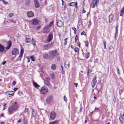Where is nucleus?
<instances>
[{"mask_svg": "<svg viewBox=\"0 0 124 124\" xmlns=\"http://www.w3.org/2000/svg\"><path fill=\"white\" fill-rule=\"evenodd\" d=\"M50 80V78L48 77H46L44 81L45 84L47 86H51V84L49 82Z\"/></svg>", "mask_w": 124, "mask_h": 124, "instance_id": "3", "label": "nucleus"}, {"mask_svg": "<svg viewBox=\"0 0 124 124\" xmlns=\"http://www.w3.org/2000/svg\"><path fill=\"white\" fill-rule=\"evenodd\" d=\"M78 46L80 47V42L79 41L78 43Z\"/></svg>", "mask_w": 124, "mask_h": 124, "instance_id": "58", "label": "nucleus"}, {"mask_svg": "<svg viewBox=\"0 0 124 124\" xmlns=\"http://www.w3.org/2000/svg\"><path fill=\"white\" fill-rule=\"evenodd\" d=\"M18 89V88H15L13 90L14 91H16Z\"/></svg>", "mask_w": 124, "mask_h": 124, "instance_id": "59", "label": "nucleus"}, {"mask_svg": "<svg viewBox=\"0 0 124 124\" xmlns=\"http://www.w3.org/2000/svg\"><path fill=\"white\" fill-rule=\"evenodd\" d=\"M40 91L42 93H46L48 91L47 87L45 86H43L40 89Z\"/></svg>", "mask_w": 124, "mask_h": 124, "instance_id": "6", "label": "nucleus"}, {"mask_svg": "<svg viewBox=\"0 0 124 124\" xmlns=\"http://www.w3.org/2000/svg\"><path fill=\"white\" fill-rule=\"evenodd\" d=\"M50 119L51 120H53L56 117V114L55 112H52L50 113Z\"/></svg>", "mask_w": 124, "mask_h": 124, "instance_id": "5", "label": "nucleus"}, {"mask_svg": "<svg viewBox=\"0 0 124 124\" xmlns=\"http://www.w3.org/2000/svg\"><path fill=\"white\" fill-rule=\"evenodd\" d=\"M0 1L2 2L3 3L5 4H7L8 3V2H6L5 0H0Z\"/></svg>", "mask_w": 124, "mask_h": 124, "instance_id": "36", "label": "nucleus"}, {"mask_svg": "<svg viewBox=\"0 0 124 124\" xmlns=\"http://www.w3.org/2000/svg\"><path fill=\"white\" fill-rule=\"evenodd\" d=\"M86 35V34L85 33V32L84 31H83L81 33V35Z\"/></svg>", "mask_w": 124, "mask_h": 124, "instance_id": "47", "label": "nucleus"}, {"mask_svg": "<svg viewBox=\"0 0 124 124\" xmlns=\"http://www.w3.org/2000/svg\"><path fill=\"white\" fill-rule=\"evenodd\" d=\"M75 8H78V3L77 2H75Z\"/></svg>", "mask_w": 124, "mask_h": 124, "instance_id": "51", "label": "nucleus"}, {"mask_svg": "<svg viewBox=\"0 0 124 124\" xmlns=\"http://www.w3.org/2000/svg\"><path fill=\"white\" fill-rule=\"evenodd\" d=\"M55 85H56V84H54V87H53L54 88V89H55L57 88V86H56Z\"/></svg>", "mask_w": 124, "mask_h": 124, "instance_id": "61", "label": "nucleus"}, {"mask_svg": "<svg viewBox=\"0 0 124 124\" xmlns=\"http://www.w3.org/2000/svg\"><path fill=\"white\" fill-rule=\"evenodd\" d=\"M106 42L105 41H104L103 42V45L104 46V48L105 49H106Z\"/></svg>", "mask_w": 124, "mask_h": 124, "instance_id": "48", "label": "nucleus"}, {"mask_svg": "<svg viewBox=\"0 0 124 124\" xmlns=\"http://www.w3.org/2000/svg\"><path fill=\"white\" fill-rule=\"evenodd\" d=\"M24 52V50L23 48L21 49V50L20 54L19 55L18 58H20V60H21V59L23 56V54Z\"/></svg>", "mask_w": 124, "mask_h": 124, "instance_id": "16", "label": "nucleus"}, {"mask_svg": "<svg viewBox=\"0 0 124 124\" xmlns=\"http://www.w3.org/2000/svg\"><path fill=\"white\" fill-rule=\"evenodd\" d=\"M57 26L59 27H62L63 25V23L61 21L57 22Z\"/></svg>", "mask_w": 124, "mask_h": 124, "instance_id": "17", "label": "nucleus"}, {"mask_svg": "<svg viewBox=\"0 0 124 124\" xmlns=\"http://www.w3.org/2000/svg\"><path fill=\"white\" fill-rule=\"evenodd\" d=\"M32 21V23L34 25H37L39 23V20L36 18H34L31 21Z\"/></svg>", "mask_w": 124, "mask_h": 124, "instance_id": "10", "label": "nucleus"}, {"mask_svg": "<svg viewBox=\"0 0 124 124\" xmlns=\"http://www.w3.org/2000/svg\"><path fill=\"white\" fill-rule=\"evenodd\" d=\"M11 45L12 43L11 41L9 40L7 46L6 47V49L7 50L9 49L11 47Z\"/></svg>", "mask_w": 124, "mask_h": 124, "instance_id": "18", "label": "nucleus"}, {"mask_svg": "<svg viewBox=\"0 0 124 124\" xmlns=\"http://www.w3.org/2000/svg\"><path fill=\"white\" fill-rule=\"evenodd\" d=\"M109 18V22L110 23L111 22L113 19V17L112 14H110L108 16Z\"/></svg>", "mask_w": 124, "mask_h": 124, "instance_id": "19", "label": "nucleus"}, {"mask_svg": "<svg viewBox=\"0 0 124 124\" xmlns=\"http://www.w3.org/2000/svg\"><path fill=\"white\" fill-rule=\"evenodd\" d=\"M109 49L110 50H111L112 51H113V47L112 46H110L109 47Z\"/></svg>", "mask_w": 124, "mask_h": 124, "instance_id": "46", "label": "nucleus"}, {"mask_svg": "<svg viewBox=\"0 0 124 124\" xmlns=\"http://www.w3.org/2000/svg\"><path fill=\"white\" fill-rule=\"evenodd\" d=\"M119 119L120 122L121 123H122L123 122L124 119L123 117L122 116H121V117H120Z\"/></svg>", "mask_w": 124, "mask_h": 124, "instance_id": "35", "label": "nucleus"}, {"mask_svg": "<svg viewBox=\"0 0 124 124\" xmlns=\"http://www.w3.org/2000/svg\"><path fill=\"white\" fill-rule=\"evenodd\" d=\"M31 41V39L30 38H26L25 40V42L26 43H29Z\"/></svg>", "mask_w": 124, "mask_h": 124, "instance_id": "24", "label": "nucleus"}, {"mask_svg": "<svg viewBox=\"0 0 124 124\" xmlns=\"http://www.w3.org/2000/svg\"><path fill=\"white\" fill-rule=\"evenodd\" d=\"M44 48L45 50H47L49 49L47 44L44 45Z\"/></svg>", "mask_w": 124, "mask_h": 124, "instance_id": "29", "label": "nucleus"}, {"mask_svg": "<svg viewBox=\"0 0 124 124\" xmlns=\"http://www.w3.org/2000/svg\"><path fill=\"white\" fill-rule=\"evenodd\" d=\"M124 13V9H122L121 11V12L120 14V15L121 16H123Z\"/></svg>", "mask_w": 124, "mask_h": 124, "instance_id": "31", "label": "nucleus"}, {"mask_svg": "<svg viewBox=\"0 0 124 124\" xmlns=\"http://www.w3.org/2000/svg\"><path fill=\"white\" fill-rule=\"evenodd\" d=\"M21 121V119H19L18 121V123H20Z\"/></svg>", "mask_w": 124, "mask_h": 124, "instance_id": "63", "label": "nucleus"}, {"mask_svg": "<svg viewBox=\"0 0 124 124\" xmlns=\"http://www.w3.org/2000/svg\"><path fill=\"white\" fill-rule=\"evenodd\" d=\"M54 22V21H52L49 24V25L48 26H49V27H50L53 24V23Z\"/></svg>", "mask_w": 124, "mask_h": 124, "instance_id": "44", "label": "nucleus"}, {"mask_svg": "<svg viewBox=\"0 0 124 124\" xmlns=\"http://www.w3.org/2000/svg\"><path fill=\"white\" fill-rule=\"evenodd\" d=\"M72 30H73L74 31H76V29L75 27H72Z\"/></svg>", "mask_w": 124, "mask_h": 124, "instance_id": "57", "label": "nucleus"}, {"mask_svg": "<svg viewBox=\"0 0 124 124\" xmlns=\"http://www.w3.org/2000/svg\"><path fill=\"white\" fill-rule=\"evenodd\" d=\"M12 55L16 56L19 54V50L16 48H14L11 51Z\"/></svg>", "mask_w": 124, "mask_h": 124, "instance_id": "2", "label": "nucleus"}, {"mask_svg": "<svg viewBox=\"0 0 124 124\" xmlns=\"http://www.w3.org/2000/svg\"><path fill=\"white\" fill-rule=\"evenodd\" d=\"M50 75L51 78L53 79H54L55 77V76L53 73L51 74H50Z\"/></svg>", "mask_w": 124, "mask_h": 124, "instance_id": "30", "label": "nucleus"}, {"mask_svg": "<svg viewBox=\"0 0 124 124\" xmlns=\"http://www.w3.org/2000/svg\"><path fill=\"white\" fill-rule=\"evenodd\" d=\"M85 46H88L89 42L88 41H86L85 42Z\"/></svg>", "mask_w": 124, "mask_h": 124, "instance_id": "43", "label": "nucleus"}, {"mask_svg": "<svg viewBox=\"0 0 124 124\" xmlns=\"http://www.w3.org/2000/svg\"><path fill=\"white\" fill-rule=\"evenodd\" d=\"M117 73H118V74L119 75L120 74L119 69H118L117 70Z\"/></svg>", "mask_w": 124, "mask_h": 124, "instance_id": "55", "label": "nucleus"}, {"mask_svg": "<svg viewBox=\"0 0 124 124\" xmlns=\"http://www.w3.org/2000/svg\"><path fill=\"white\" fill-rule=\"evenodd\" d=\"M54 42H51L50 44H47L49 48H50L52 47L54 45Z\"/></svg>", "mask_w": 124, "mask_h": 124, "instance_id": "25", "label": "nucleus"}, {"mask_svg": "<svg viewBox=\"0 0 124 124\" xmlns=\"http://www.w3.org/2000/svg\"><path fill=\"white\" fill-rule=\"evenodd\" d=\"M89 24L88 25V27H90V26L91 25L92 23L91 22V21H89Z\"/></svg>", "mask_w": 124, "mask_h": 124, "instance_id": "52", "label": "nucleus"}, {"mask_svg": "<svg viewBox=\"0 0 124 124\" xmlns=\"http://www.w3.org/2000/svg\"><path fill=\"white\" fill-rule=\"evenodd\" d=\"M13 15V14L12 13L10 14L9 15V16L10 17H11Z\"/></svg>", "mask_w": 124, "mask_h": 124, "instance_id": "53", "label": "nucleus"}, {"mask_svg": "<svg viewBox=\"0 0 124 124\" xmlns=\"http://www.w3.org/2000/svg\"><path fill=\"white\" fill-rule=\"evenodd\" d=\"M26 57L28 58H27V60H28L27 62H30V59L28 57Z\"/></svg>", "mask_w": 124, "mask_h": 124, "instance_id": "56", "label": "nucleus"}, {"mask_svg": "<svg viewBox=\"0 0 124 124\" xmlns=\"http://www.w3.org/2000/svg\"><path fill=\"white\" fill-rule=\"evenodd\" d=\"M32 115L34 117H36L37 115L36 111L34 110L33 109H32Z\"/></svg>", "mask_w": 124, "mask_h": 124, "instance_id": "22", "label": "nucleus"}, {"mask_svg": "<svg viewBox=\"0 0 124 124\" xmlns=\"http://www.w3.org/2000/svg\"><path fill=\"white\" fill-rule=\"evenodd\" d=\"M16 82L15 81H14L12 83V85H14L16 84Z\"/></svg>", "mask_w": 124, "mask_h": 124, "instance_id": "54", "label": "nucleus"}, {"mask_svg": "<svg viewBox=\"0 0 124 124\" xmlns=\"http://www.w3.org/2000/svg\"><path fill=\"white\" fill-rule=\"evenodd\" d=\"M33 85L35 87L37 88L38 89L39 88L40 86L38 85L37 83L33 81Z\"/></svg>", "mask_w": 124, "mask_h": 124, "instance_id": "21", "label": "nucleus"}, {"mask_svg": "<svg viewBox=\"0 0 124 124\" xmlns=\"http://www.w3.org/2000/svg\"><path fill=\"white\" fill-rule=\"evenodd\" d=\"M5 50V47L3 45L0 44V53L3 52Z\"/></svg>", "mask_w": 124, "mask_h": 124, "instance_id": "20", "label": "nucleus"}, {"mask_svg": "<svg viewBox=\"0 0 124 124\" xmlns=\"http://www.w3.org/2000/svg\"><path fill=\"white\" fill-rule=\"evenodd\" d=\"M51 68L53 70H55L56 68V66L55 64H53L51 66Z\"/></svg>", "mask_w": 124, "mask_h": 124, "instance_id": "27", "label": "nucleus"}, {"mask_svg": "<svg viewBox=\"0 0 124 124\" xmlns=\"http://www.w3.org/2000/svg\"><path fill=\"white\" fill-rule=\"evenodd\" d=\"M99 0H93L91 3L92 7L93 8H94L95 6H97V3L99 2Z\"/></svg>", "mask_w": 124, "mask_h": 124, "instance_id": "4", "label": "nucleus"}, {"mask_svg": "<svg viewBox=\"0 0 124 124\" xmlns=\"http://www.w3.org/2000/svg\"><path fill=\"white\" fill-rule=\"evenodd\" d=\"M85 58L86 59L88 58L90 56V53L89 52L87 53V54H86Z\"/></svg>", "mask_w": 124, "mask_h": 124, "instance_id": "34", "label": "nucleus"}, {"mask_svg": "<svg viewBox=\"0 0 124 124\" xmlns=\"http://www.w3.org/2000/svg\"><path fill=\"white\" fill-rule=\"evenodd\" d=\"M23 124H26L27 123L28 121V120L26 117H24L23 118Z\"/></svg>", "mask_w": 124, "mask_h": 124, "instance_id": "32", "label": "nucleus"}, {"mask_svg": "<svg viewBox=\"0 0 124 124\" xmlns=\"http://www.w3.org/2000/svg\"><path fill=\"white\" fill-rule=\"evenodd\" d=\"M40 28H41V27L40 26H37V29L38 30H39L40 29Z\"/></svg>", "mask_w": 124, "mask_h": 124, "instance_id": "62", "label": "nucleus"}, {"mask_svg": "<svg viewBox=\"0 0 124 124\" xmlns=\"http://www.w3.org/2000/svg\"><path fill=\"white\" fill-rule=\"evenodd\" d=\"M15 110L11 107H9L8 108V112L9 113V115L12 114Z\"/></svg>", "mask_w": 124, "mask_h": 124, "instance_id": "13", "label": "nucleus"}, {"mask_svg": "<svg viewBox=\"0 0 124 124\" xmlns=\"http://www.w3.org/2000/svg\"><path fill=\"white\" fill-rule=\"evenodd\" d=\"M27 15L28 17H30L33 16L34 14L33 12L32 11H30L27 12Z\"/></svg>", "mask_w": 124, "mask_h": 124, "instance_id": "15", "label": "nucleus"}, {"mask_svg": "<svg viewBox=\"0 0 124 124\" xmlns=\"http://www.w3.org/2000/svg\"><path fill=\"white\" fill-rule=\"evenodd\" d=\"M34 2L35 7L37 8H39L40 6L39 1L38 0H34Z\"/></svg>", "mask_w": 124, "mask_h": 124, "instance_id": "12", "label": "nucleus"}, {"mask_svg": "<svg viewBox=\"0 0 124 124\" xmlns=\"http://www.w3.org/2000/svg\"><path fill=\"white\" fill-rule=\"evenodd\" d=\"M49 59L52 60L55 57L57 54L56 50H54L49 51Z\"/></svg>", "mask_w": 124, "mask_h": 124, "instance_id": "1", "label": "nucleus"}, {"mask_svg": "<svg viewBox=\"0 0 124 124\" xmlns=\"http://www.w3.org/2000/svg\"><path fill=\"white\" fill-rule=\"evenodd\" d=\"M97 81L96 80V77L95 76L93 80L92 81V87H94L96 84L97 83Z\"/></svg>", "mask_w": 124, "mask_h": 124, "instance_id": "7", "label": "nucleus"}, {"mask_svg": "<svg viewBox=\"0 0 124 124\" xmlns=\"http://www.w3.org/2000/svg\"><path fill=\"white\" fill-rule=\"evenodd\" d=\"M52 99V97L51 96H48L46 100V101L47 103L48 104H50Z\"/></svg>", "mask_w": 124, "mask_h": 124, "instance_id": "8", "label": "nucleus"}, {"mask_svg": "<svg viewBox=\"0 0 124 124\" xmlns=\"http://www.w3.org/2000/svg\"><path fill=\"white\" fill-rule=\"evenodd\" d=\"M14 93H11L10 94V93H8V94L7 95L9 97H10V95H11L12 96H13L14 95Z\"/></svg>", "mask_w": 124, "mask_h": 124, "instance_id": "49", "label": "nucleus"}, {"mask_svg": "<svg viewBox=\"0 0 124 124\" xmlns=\"http://www.w3.org/2000/svg\"><path fill=\"white\" fill-rule=\"evenodd\" d=\"M74 50L76 52H78L79 51L78 49V48L76 47L75 48Z\"/></svg>", "mask_w": 124, "mask_h": 124, "instance_id": "45", "label": "nucleus"}, {"mask_svg": "<svg viewBox=\"0 0 124 124\" xmlns=\"http://www.w3.org/2000/svg\"><path fill=\"white\" fill-rule=\"evenodd\" d=\"M118 34V31H116L115 33V39H116V37L117 36Z\"/></svg>", "mask_w": 124, "mask_h": 124, "instance_id": "40", "label": "nucleus"}, {"mask_svg": "<svg viewBox=\"0 0 124 124\" xmlns=\"http://www.w3.org/2000/svg\"><path fill=\"white\" fill-rule=\"evenodd\" d=\"M26 106L25 107V109L24 110V112L25 113H26L29 110V109L28 108H26Z\"/></svg>", "mask_w": 124, "mask_h": 124, "instance_id": "37", "label": "nucleus"}, {"mask_svg": "<svg viewBox=\"0 0 124 124\" xmlns=\"http://www.w3.org/2000/svg\"><path fill=\"white\" fill-rule=\"evenodd\" d=\"M64 100L65 101H67V99L66 97L64 95L63 97Z\"/></svg>", "mask_w": 124, "mask_h": 124, "instance_id": "50", "label": "nucleus"}, {"mask_svg": "<svg viewBox=\"0 0 124 124\" xmlns=\"http://www.w3.org/2000/svg\"><path fill=\"white\" fill-rule=\"evenodd\" d=\"M75 2H71L69 4V6H75Z\"/></svg>", "mask_w": 124, "mask_h": 124, "instance_id": "33", "label": "nucleus"}, {"mask_svg": "<svg viewBox=\"0 0 124 124\" xmlns=\"http://www.w3.org/2000/svg\"><path fill=\"white\" fill-rule=\"evenodd\" d=\"M50 27L48 25L43 29L44 33H47L50 31Z\"/></svg>", "mask_w": 124, "mask_h": 124, "instance_id": "14", "label": "nucleus"}, {"mask_svg": "<svg viewBox=\"0 0 124 124\" xmlns=\"http://www.w3.org/2000/svg\"><path fill=\"white\" fill-rule=\"evenodd\" d=\"M53 35L52 34L50 33L48 36L46 40L47 41L50 42L51 41L53 38Z\"/></svg>", "mask_w": 124, "mask_h": 124, "instance_id": "11", "label": "nucleus"}, {"mask_svg": "<svg viewBox=\"0 0 124 124\" xmlns=\"http://www.w3.org/2000/svg\"><path fill=\"white\" fill-rule=\"evenodd\" d=\"M58 120H56L54 121L50 122L49 124H57L58 123Z\"/></svg>", "mask_w": 124, "mask_h": 124, "instance_id": "28", "label": "nucleus"}, {"mask_svg": "<svg viewBox=\"0 0 124 124\" xmlns=\"http://www.w3.org/2000/svg\"><path fill=\"white\" fill-rule=\"evenodd\" d=\"M78 39V37L77 35H76L75 39V42Z\"/></svg>", "mask_w": 124, "mask_h": 124, "instance_id": "41", "label": "nucleus"}, {"mask_svg": "<svg viewBox=\"0 0 124 124\" xmlns=\"http://www.w3.org/2000/svg\"><path fill=\"white\" fill-rule=\"evenodd\" d=\"M31 59L32 61H35V58L33 56H32L31 57Z\"/></svg>", "mask_w": 124, "mask_h": 124, "instance_id": "38", "label": "nucleus"}, {"mask_svg": "<svg viewBox=\"0 0 124 124\" xmlns=\"http://www.w3.org/2000/svg\"><path fill=\"white\" fill-rule=\"evenodd\" d=\"M85 10L84 8H83V10L82 11V12L83 13H85Z\"/></svg>", "mask_w": 124, "mask_h": 124, "instance_id": "60", "label": "nucleus"}, {"mask_svg": "<svg viewBox=\"0 0 124 124\" xmlns=\"http://www.w3.org/2000/svg\"><path fill=\"white\" fill-rule=\"evenodd\" d=\"M67 39H68V38H66V39H64V41H65V42L64 43V45H66L67 44Z\"/></svg>", "mask_w": 124, "mask_h": 124, "instance_id": "39", "label": "nucleus"}, {"mask_svg": "<svg viewBox=\"0 0 124 124\" xmlns=\"http://www.w3.org/2000/svg\"><path fill=\"white\" fill-rule=\"evenodd\" d=\"M0 124H4L5 123L4 122L2 121L0 122Z\"/></svg>", "mask_w": 124, "mask_h": 124, "instance_id": "64", "label": "nucleus"}, {"mask_svg": "<svg viewBox=\"0 0 124 124\" xmlns=\"http://www.w3.org/2000/svg\"><path fill=\"white\" fill-rule=\"evenodd\" d=\"M43 58L45 59H49V55L48 54H45L43 55Z\"/></svg>", "mask_w": 124, "mask_h": 124, "instance_id": "23", "label": "nucleus"}, {"mask_svg": "<svg viewBox=\"0 0 124 124\" xmlns=\"http://www.w3.org/2000/svg\"><path fill=\"white\" fill-rule=\"evenodd\" d=\"M61 68H62V74H64L65 73V72H64V71L63 70V66H61Z\"/></svg>", "mask_w": 124, "mask_h": 124, "instance_id": "42", "label": "nucleus"}, {"mask_svg": "<svg viewBox=\"0 0 124 124\" xmlns=\"http://www.w3.org/2000/svg\"><path fill=\"white\" fill-rule=\"evenodd\" d=\"M13 109L16 110L17 107V104L16 102H15L14 103H11V107Z\"/></svg>", "mask_w": 124, "mask_h": 124, "instance_id": "9", "label": "nucleus"}, {"mask_svg": "<svg viewBox=\"0 0 124 124\" xmlns=\"http://www.w3.org/2000/svg\"><path fill=\"white\" fill-rule=\"evenodd\" d=\"M30 0H26L25 1V4L27 6L29 5V3H30Z\"/></svg>", "mask_w": 124, "mask_h": 124, "instance_id": "26", "label": "nucleus"}]
</instances>
